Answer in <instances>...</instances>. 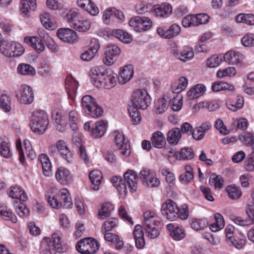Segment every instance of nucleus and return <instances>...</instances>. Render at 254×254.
Masks as SVG:
<instances>
[{
  "label": "nucleus",
  "mask_w": 254,
  "mask_h": 254,
  "mask_svg": "<svg viewBox=\"0 0 254 254\" xmlns=\"http://www.w3.org/2000/svg\"><path fill=\"white\" fill-rule=\"evenodd\" d=\"M151 98L147 92L144 89H137L133 92L128 113L135 124L141 121V116L138 109L145 110L150 104Z\"/></svg>",
  "instance_id": "f257e3e1"
},
{
  "label": "nucleus",
  "mask_w": 254,
  "mask_h": 254,
  "mask_svg": "<svg viewBox=\"0 0 254 254\" xmlns=\"http://www.w3.org/2000/svg\"><path fill=\"white\" fill-rule=\"evenodd\" d=\"M91 81L94 85L98 88L103 87L111 89L116 84V78L115 73L109 72L103 66H95L90 71Z\"/></svg>",
  "instance_id": "f03ea898"
},
{
  "label": "nucleus",
  "mask_w": 254,
  "mask_h": 254,
  "mask_svg": "<svg viewBox=\"0 0 254 254\" xmlns=\"http://www.w3.org/2000/svg\"><path fill=\"white\" fill-rule=\"evenodd\" d=\"M161 211L162 214L170 221H174L178 218L185 220L189 216V211L186 206L185 207L183 206L180 210L176 203L170 199H168L162 204Z\"/></svg>",
  "instance_id": "7ed1b4c3"
},
{
  "label": "nucleus",
  "mask_w": 254,
  "mask_h": 254,
  "mask_svg": "<svg viewBox=\"0 0 254 254\" xmlns=\"http://www.w3.org/2000/svg\"><path fill=\"white\" fill-rule=\"evenodd\" d=\"M63 248L59 234L54 233L52 239L45 237L41 242L40 254H55L62 252Z\"/></svg>",
  "instance_id": "20e7f679"
},
{
  "label": "nucleus",
  "mask_w": 254,
  "mask_h": 254,
  "mask_svg": "<svg viewBox=\"0 0 254 254\" xmlns=\"http://www.w3.org/2000/svg\"><path fill=\"white\" fill-rule=\"evenodd\" d=\"M49 119L47 114L41 110L34 111L32 114L31 128L35 133L43 134L47 128Z\"/></svg>",
  "instance_id": "39448f33"
},
{
  "label": "nucleus",
  "mask_w": 254,
  "mask_h": 254,
  "mask_svg": "<svg viewBox=\"0 0 254 254\" xmlns=\"http://www.w3.org/2000/svg\"><path fill=\"white\" fill-rule=\"evenodd\" d=\"M77 251L82 254H94L99 249V244L94 239L87 238L77 242Z\"/></svg>",
  "instance_id": "423d86ee"
},
{
  "label": "nucleus",
  "mask_w": 254,
  "mask_h": 254,
  "mask_svg": "<svg viewBox=\"0 0 254 254\" xmlns=\"http://www.w3.org/2000/svg\"><path fill=\"white\" fill-rule=\"evenodd\" d=\"M139 177L143 186L147 188H157L160 183L155 172L150 169L141 170Z\"/></svg>",
  "instance_id": "0eeeda50"
},
{
  "label": "nucleus",
  "mask_w": 254,
  "mask_h": 254,
  "mask_svg": "<svg viewBox=\"0 0 254 254\" xmlns=\"http://www.w3.org/2000/svg\"><path fill=\"white\" fill-rule=\"evenodd\" d=\"M113 135L117 149L120 151L122 155L125 157L128 156L130 154V146L128 141H125L123 133L116 131L113 132Z\"/></svg>",
  "instance_id": "6e6552de"
},
{
  "label": "nucleus",
  "mask_w": 254,
  "mask_h": 254,
  "mask_svg": "<svg viewBox=\"0 0 254 254\" xmlns=\"http://www.w3.org/2000/svg\"><path fill=\"white\" fill-rule=\"evenodd\" d=\"M16 96L24 104H30L34 100V95L32 88L27 85H22L17 90Z\"/></svg>",
  "instance_id": "1a4fd4ad"
},
{
  "label": "nucleus",
  "mask_w": 254,
  "mask_h": 254,
  "mask_svg": "<svg viewBox=\"0 0 254 254\" xmlns=\"http://www.w3.org/2000/svg\"><path fill=\"white\" fill-rule=\"evenodd\" d=\"M100 47L98 40L95 38L92 39L89 45L88 50L81 55V59L86 62L92 60L98 52Z\"/></svg>",
  "instance_id": "9d476101"
},
{
  "label": "nucleus",
  "mask_w": 254,
  "mask_h": 254,
  "mask_svg": "<svg viewBox=\"0 0 254 254\" xmlns=\"http://www.w3.org/2000/svg\"><path fill=\"white\" fill-rule=\"evenodd\" d=\"M125 183L131 192L135 191L137 188L138 176L135 172L129 170L124 175Z\"/></svg>",
  "instance_id": "9b49d317"
},
{
  "label": "nucleus",
  "mask_w": 254,
  "mask_h": 254,
  "mask_svg": "<svg viewBox=\"0 0 254 254\" xmlns=\"http://www.w3.org/2000/svg\"><path fill=\"white\" fill-rule=\"evenodd\" d=\"M180 32V26L176 23L172 24L167 30L162 27H159L157 29V32L160 37L168 39L176 37Z\"/></svg>",
  "instance_id": "f8f14e48"
},
{
  "label": "nucleus",
  "mask_w": 254,
  "mask_h": 254,
  "mask_svg": "<svg viewBox=\"0 0 254 254\" xmlns=\"http://www.w3.org/2000/svg\"><path fill=\"white\" fill-rule=\"evenodd\" d=\"M57 35L61 40L67 43H72L76 40V33L69 28H62L58 30Z\"/></svg>",
  "instance_id": "ddd939ff"
},
{
  "label": "nucleus",
  "mask_w": 254,
  "mask_h": 254,
  "mask_svg": "<svg viewBox=\"0 0 254 254\" xmlns=\"http://www.w3.org/2000/svg\"><path fill=\"white\" fill-rule=\"evenodd\" d=\"M76 3L79 7L92 16H96L99 12L98 7L91 0H77Z\"/></svg>",
  "instance_id": "4468645a"
},
{
  "label": "nucleus",
  "mask_w": 254,
  "mask_h": 254,
  "mask_svg": "<svg viewBox=\"0 0 254 254\" xmlns=\"http://www.w3.org/2000/svg\"><path fill=\"white\" fill-rule=\"evenodd\" d=\"M56 148L61 156L68 163L73 160L72 153L67 146L66 143L62 140H58L56 143Z\"/></svg>",
  "instance_id": "2eb2a0df"
},
{
  "label": "nucleus",
  "mask_w": 254,
  "mask_h": 254,
  "mask_svg": "<svg viewBox=\"0 0 254 254\" xmlns=\"http://www.w3.org/2000/svg\"><path fill=\"white\" fill-rule=\"evenodd\" d=\"M56 178L63 185H68L72 181V175L68 170L64 167H60L57 170Z\"/></svg>",
  "instance_id": "dca6fc26"
},
{
  "label": "nucleus",
  "mask_w": 254,
  "mask_h": 254,
  "mask_svg": "<svg viewBox=\"0 0 254 254\" xmlns=\"http://www.w3.org/2000/svg\"><path fill=\"white\" fill-rule=\"evenodd\" d=\"M38 160L42 165L43 174L46 177H50L53 175L52 164L48 156L45 154H41Z\"/></svg>",
  "instance_id": "f3484780"
},
{
  "label": "nucleus",
  "mask_w": 254,
  "mask_h": 254,
  "mask_svg": "<svg viewBox=\"0 0 254 254\" xmlns=\"http://www.w3.org/2000/svg\"><path fill=\"white\" fill-rule=\"evenodd\" d=\"M133 69L131 65H127L120 69L119 81L121 84H125L132 77Z\"/></svg>",
  "instance_id": "a211bd4d"
},
{
  "label": "nucleus",
  "mask_w": 254,
  "mask_h": 254,
  "mask_svg": "<svg viewBox=\"0 0 254 254\" xmlns=\"http://www.w3.org/2000/svg\"><path fill=\"white\" fill-rule=\"evenodd\" d=\"M24 41L38 53L43 52L45 49L43 41L38 37H27L24 38Z\"/></svg>",
  "instance_id": "6ab92c4d"
},
{
  "label": "nucleus",
  "mask_w": 254,
  "mask_h": 254,
  "mask_svg": "<svg viewBox=\"0 0 254 254\" xmlns=\"http://www.w3.org/2000/svg\"><path fill=\"white\" fill-rule=\"evenodd\" d=\"M143 227L161 225L159 218L153 211H147L143 214Z\"/></svg>",
  "instance_id": "aec40b11"
},
{
  "label": "nucleus",
  "mask_w": 254,
  "mask_h": 254,
  "mask_svg": "<svg viewBox=\"0 0 254 254\" xmlns=\"http://www.w3.org/2000/svg\"><path fill=\"white\" fill-rule=\"evenodd\" d=\"M65 87L68 97L73 100L77 88V81L72 77H67L65 79Z\"/></svg>",
  "instance_id": "412c9836"
},
{
  "label": "nucleus",
  "mask_w": 254,
  "mask_h": 254,
  "mask_svg": "<svg viewBox=\"0 0 254 254\" xmlns=\"http://www.w3.org/2000/svg\"><path fill=\"white\" fill-rule=\"evenodd\" d=\"M173 54L179 60L186 62L193 58L194 53L191 48L186 47L182 51L173 50Z\"/></svg>",
  "instance_id": "4be33fe9"
},
{
  "label": "nucleus",
  "mask_w": 254,
  "mask_h": 254,
  "mask_svg": "<svg viewBox=\"0 0 254 254\" xmlns=\"http://www.w3.org/2000/svg\"><path fill=\"white\" fill-rule=\"evenodd\" d=\"M37 6L36 0H22L20 10L24 16H28L29 13L35 10Z\"/></svg>",
  "instance_id": "5701e85b"
},
{
  "label": "nucleus",
  "mask_w": 254,
  "mask_h": 254,
  "mask_svg": "<svg viewBox=\"0 0 254 254\" xmlns=\"http://www.w3.org/2000/svg\"><path fill=\"white\" fill-rule=\"evenodd\" d=\"M224 61L230 64L241 66L242 62L239 55L234 51L227 52L223 56Z\"/></svg>",
  "instance_id": "b1692460"
},
{
  "label": "nucleus",
  "mask_w": 254,
  "mask_h": 254,
  "mask_svg": "<svg viewBox=\"0 0 254 254\" xmlns=\"http://www.w3.org/2000/svg\"><path fill=\"white\" fill-rule=\"evenodd\" d=\"M226 105L229 110L235 112L243 106L244 99L241 96H237L235 98H229L227 100Z\"/></svg>",
  "instance_id": "393cba45"
},
{
  "label": "nucleus",
  "mask_w": 254,
  "mask_h": 254,
  "mask_svg": "<svg viewBox=\"0 0 254 254\" xmlns=\"http://www.w3.org/2000/svg\"><path fill=\"white\" fill-rule=\"evenodd\" d=\"M111 182L120 195L127 193L128 187L121 177L114 176L111 178Z\"/></svg>",
  "instance_id": "a878e982"
},
{
  "label": "nucleus",
  "mask_w": 254,
  "mask_h": 254,
  "mask_svg": "<svg viewBox=\"0 0 254 254\" xmlns=\"http://www.w3.org/2000/svg\"><path fill=\"white\" fill-rule=\"evenodd\" d=\"M172 6L168 3H163L155 6L153 8L155 13L160 17H167L171 14Z\"/></svg>",
  "instance_id": "bb28decb"
},
{
  "label": "nucleus",
  "mask_w": 254,
  "mask_h": 254,
  "mask_svg": "<svg viewBox=\"0 0 254 254\" xmlns=\"http://www.w3.org/2000/svg\"><path fill=\"white\" fill-rule=\"evenodd\" d=\"M107 123L104 121H98L92 128L91 134L95 138L102 136L106 130Z\"/></svg>",
  "instance_id": "cd10ccee"
},
{
  "label": "nucleus",
  "mask_w": 254,
  "mask_h": 254,
  "mask_svg": "<svg viewBox=\"0 0 254 254\" xmlns=\"http://www.w3.org/2000/svg\"><path fill=\"white\" fill-rule=\"evenodd\" d=\"M206 91L205 86L202 84H198L190 89L187 92V96L190 99H196L203 95Z\"/></svg>",
  "instance_id": "c85d7f7f"
},
{
  "label": "nucleus",
  "mask_w": 254,
  "mask_h": 254,
  "mask_svg": "<svg viewBox=\"0 0 254 254\" xmlns=\"http://www.w3.org/2000/svg\"><path fill=\"white\" fill-rule=\"evenodd\" d=\"M114 209V206L110 202H105L102 204L101 207L98 209L97 217L99 219H104L109 216L111 211Z\"/></svg>",
  "instance_id": "c756f323"
},
{
  "label": "nucleus",
  "mask_w": 254,
  "mask_h": 254,
  "mask_svg": "<svg viewBox=\"0 0 254 254\" xmlns=\"http://www.w3.org/2000/svg\"><path fill=\"white\" fill-rule=\"evenodd\" d=\"M89 177L93 185L92 189L95 190H98L102 179L101 172L98 170H94L90 173Z\"/></svg>",
  "instance_id": "7c9ffc66"
},
{
  "label": "nucleus",
  "mask_w": 254,
  "mask_h": 254,
  "mask_svg": "<svg viewBox=\"0 0 254 254\" xmlns=\"http://www.w3.org/2000/svg\"><path fill=\"white\" fill-rule=\"evenodd\" d=\"M151 140L153 146L156 148H162L166 144L164 135L161 132L159 131L153 133Z\"/></svg>",
  "instance_id": "2f4dec72"
},
{
  "label": "nucleus",
  "mask_w": 254,
  "mask_h": 254,
  "mask_svg": "<svg viewBox=\"0 0 254 254\" xmlns=\"http://www.w3.org/2000/svg\"><path fill=\"white\" fill-rule=\"evenodd\" d=\"M10 197L20 201H25L27 200V195L25 192L21 189L19 187L15 186L10 188L9 192Z\"/></svg>",
  "instance_id": "473e14b6"
},
{
  "label": "nucleus",
  "mask_w": 254,
  "mask_h": 254,
  "mask_svg": "<svg viewBox=\"0 0 254 254\" xmlns=\"http://www.w3.org/2000/svg\"><path fill=\"white\" fill-rule=\"evenodd\" d=\"M0 216H1L4 219L11 221L14 223H16L17 221L16 217L5 205H0Z\"/></svg>",
  "instance_id": "72a5a7b5"
},
{
  "label": "nucleus",
  "mask_w": 254,
  "mask_h": 254,
  "mask_svg": "<svg viewBox=\"0 0 254 254\" xmlns=\"http://www.w3.org/2000/svg\"><path fill=\"white\" fill-rule=\"evenodd\" d=\"M211 89L213 92H217L223 90H229L233 91L234 90V87L228 83L225 82L216 81L212 83Z\"/></svg>",
  "instance_id": "f704fd0d"
},
{
  "label": "nucleus",
  "mask_w": 254,
  "mask_h": 254,
  "mask_svg": "<svg viewBox=\"0 0 254 254\" xmlns=\"http://www.w3.org/2000/svg\"><path fill=\"white\" fill-rule=\"evenodd\" d=\"M104 233V239L106 241L116 244V248L118 249H122L124 246V243L120 241L118 235L109 232L103 231Z\"/></svg>",
  "instance_id": "c9c22d12"
},
{
  "label": "nucleus",
  "mask_w": 254,
  "mask_h": 254,
  "mask_svg": "<svg viewBox=\"0 0 254 254\" xmlns=\"http://www.w3.org/2000/svg\"><path fill=\"white\" fill-rule=\"evenodd\" d=\"M185 172L180 175L179 179L181 183L187 184L193 178V169L190 166L187 165L185 167Z\"/></svg>",
  "instance_id": "e433bc0d"
},
{
  "label": "nucleus",
  "mask_w": 254,
  "mask_h": 254,
  "mask_svg": "<svg viewBox=\"0 0 254 254\" xmlns=\"http://www.w3.org/2000/svg\"><path fill=\"white\" fill-rule=\"evenodd\" d=\"M181 137V130L178 127H175L167 133V140L170 143L177 144Z\"/></svg>",
  "instance_id": "4c0bfd02"
},
{
  "label": "nucleus",
  "mask_w": 254,
  "mask_h": 254,
  "mask_svg": "<svg viewBox=\"0 0 254 254\" xmlns=\"http://www.w3.org/2000/svg\"><path fill=\"white\" fill-rule=\"evenodd\" d=\"M91 24L89 20L86 19L78 20L72 24V27L80 32L87 31L90 28Z\"/></svg>",
  "instance_id": "58836bf2"
},
{
  "label": "nucleus",
  "mask_w": 254,
  "mask_h": 254,
  "mask_svg": "<svg viewBox=\"0 0 254 254\" xmlns=\"http://www.w3.org/2000/svg\"><path fill=\"white\" fill-rule=\"evenodd\" d=\"M40 18L42 25L46 29L53 30L57 28L56 23L51 21L50 18V15L48 13L44 12L41 14Z\"/></svg>",
  "instance_id": "ea45409f"
},
{
  "label": "nucleus",
  "mask_w": 254,
  "mask_h": 254,
  "mask_svg": "<svg viewBox=\"0 0 254 254\" xmlns=\"http://www.w3.org/2000/svg\"><path fill=\"white\" fill-rule=\"evenodd\" d=\"M96 103L95 99L90 95L83 96L81 101L82 108L85 113L87 110L94 108Z\"/></svg>",
  "instance_id": "a19ab883"
},
{
  "label": "nucleus",
  "mask_w": 254,
  "mask_h": 254,
  "mask_svg": "<svg viewBox=\"0 0 254 254\" xmlns=\"http://www.w3.org/2000/svg\"><path fill=\"white\" fill-rule=\"evenodd\" d=\"M238 23H243L249 25H254V15L253 14L240 13L236 17Z\"/></svg>",
  "instance_id": "79ce46f5"
},
{
  "label": "nucleus",
  "mask_w": 254,
  "mask_h": 254,
  "mask_svg": "<svg viewBox=\"0 0 254 254\" xmlns=\"http://www.w3.org/2000/svg\"><path fill=\"white\" fill-rule=\"evenodd\" d=\"M225 225L222 215L219 213L215 214V222L210 225V228L213 232H217L222 229Z\"/></svg>",
  "instance_id": "37998d69"
},
{
  "label": "nucleus",
  "mask_w": 254,
  "mask_h": 254,
  "mask_svg": "<svg viewBox=\"0 0 254 254\" xmlns=\"http://www.w3.org/2000/svg\"><path fill=\"white\" fill-rule=\"evenodd\" d=\"M13 205L17 214L21 217L27 216L29 214V210L23 203H19L17 200L13 201Z\"/></svg>",
  "instance_id": "c03bdc74"
},
{
  "label": "nucleus",
  "mask_w": 254,
  "mask_h": 254,
  "mask_svg": "<svg viewBox=\"0 0 254 254\" xmlns=\"http://www.w3.org/2000/svg\"><path fill=\"white\" fill-rule=\"evenodd\" d=\"M188 85V79L184 77H181L178 83L172 86V91L175 93H179L186 89Z\"/></svg>",
  "instance_id": "a18cd8bd"
},
{
  "label": "nucleus",
  "mask_w": 254,
  "mask_h": 254,
  "mask_svg": "<svg viewBox=\"0 0 254 254\" xmlns=\"http://www.w3.org/2000/svg\"><path fill=\"white\" fill-rule=\"evenodd\" d=\"M12 42H9L5 40L0 41V52L7 57H11V48H12Z\"/></svg>",
  "instance_id": "49530a36"
},
{
  "label": "nucleus",
  "mask_w": 254,
  "mask_h": 254,
  "mask_svg": "<svg viewBox=\"0 0 254 254\" xmlns=\"http://www.w3.org/2000/svg\"><path fill=\"white\" fill-rule=\"evenodd\" d=\"M176 157L179 159L190 160L193 158L194 153L191 148H184L180 152L176 153Z\"/></svg>",
  "instance_id": "de8ad7c7"
},
{
  "label": "nucleus",
  "mask_w": 254,
  "mask_h": 254,
  "mask_svg": "<svg viewBox=\"0 0 254 254\" xmlns=\"http://www.w3.org/2000/svg\"><path fill=\"white\" fill-rule=\"evenodd\" d=\"M228 196L232 199H236L241 197L242 191L239 187L230 185L226 188Z\"/></svg>",
  "instance_id": "09e8293b"
},
{
  "label": "nucleus",
  "mask_w": 254,
  "mask_h": 254,
  "mask_svg": "<svg viewBox=\"0 0 254 254\" xmlns=\"http://www.w3.org/2000/svg\"><path fill=\"white\" fill-rule=\"evenodd\" d=\"M160 225H157L155 226H151L144 227L147 236L150 239L157 238L160 234Z\"/></svg>",
  "instance_id": "8fccbe9b"
},
{
  "label": "nucleus",
  "mask_w": 254,
  "mask_h": 254,
  "mask_svg": "<svg viewBox=\"0 0 254 254\" xmlns=\"http://www.w3.org/2000/svg\"><path fill=\"white\" fill-rule=\"evenodd\" d=\"M223 182L222 177L220 175L217 176L215 174L211 175L209 180V184L214 186L216 189H221L223 187Z\"/></svg>",
  "instance_id": "3c124183"
},
{
  "label": "nucleus",
  "mask_w": 254,
  "mask_h": 254,
  "mask_svg": "<svg viewBox=\"0 0 254 254\" xmlns=\"http://www.w3.org/2000/svg\"><path fill=\"white\" fill-rule=\"evenodd\" d=\"M17 70L19 73L24 75H33L35 73V69L28 64H20L17 67Z\"/></svg>",
  "instance_id": "603ef678"
},
{
  "label": "nucleus",
  "mask_w": 254,
  "mask_h": 254,
  "mask_svg": "<svg viewBox=\"0 0 254 254\" xmlns=\"http://www.w3.org/2000/svg\"><path fill=\"white\" fill-rule=\"evenodd\" d=\"M61 199L63 200V206L65 208H70L72 206L71 197L69 196V193L66 189L61 190L60 192Z\"/></svg>",
  "instance_id": "864d4df0"
},
{
  "label": "nucleus",
  "mask_w": 254,
  "mask_h": 254,
  "mask_svg": "<svg viewBox=\"0 0 254 254\" xmlns=\"http://www.w3.org/2000/svg\"><path fill=\"white\" fill-rule=\"evenodd\" d=\"M0 154L3 157L9 158L12 154L10 151V144L8 142L1 141L0 142Z\"/></svg>",
  "instance_id": "5fc2aeb1"
},
{
  "label": "nucleus",
  "mask_w": 254,
  "mask_h": 254,
  "mask_svg": "<svg viewBox=\"0 0 254 254\" xmlns=\"http://www.w3.org/2000/svg\"><path fill=\"white\" fill-rule=\"evenodd\" d=\"M167 101L165 98H161L156 103L155 108L156 113L161 114L164 113L168 109Z\"/></svg>",
  "instance_id": "6e6d98bb"
},
{
  "label": "nucleus",
  "mask_w": 254,
  "mask_h": 254,
  "mask_svg": "<svg viewBox=\"0 0 254 254\" xmlns=\"http://www.w3.org/2000/svg\"><path fill=\"white\" fill-rule=\"evenodd\" d=\"M118 224V220L116 218L108 219L105 221L102 227V231L110 232Z\"/></svg>",
  "instance_id": "4d7b16f0"
},
{
  "label": "nucleus",
  "mask_w": 254,
  "mask_h": 254,
  "mask_svg": "<svg viewBox=\"0 0 254 254\" xmlns=\"http://www.w3.org/2000/svg\"><path fill=\"white\" fill-rule=\"evenodd\" d=\"M0 108L6 112H8L11 110L9 98L5 94L0 96Z\"/></svg>",
  "instance_id": "13d9d810"
},
{
  "label": "nucleus",
  "mask_w": 254,
  "mask_h": 254,
  "mask_svg": "<svg viewBox=\"0 0 254 254\" xmlns=\"http://www.w3.org/2000/svg\"><path fill=\"white\" fill-rule=\"evenodd\" d=\"M240 139L246 145H252V148L254 149V133L250 132H244Z\"/></svg>",
  "instance_id": "bf43d9fd"
},
{
  "label": "nucleus",
  "mask_w": 254,
  "mask_h": 254,
  "mask_svg": "<svg viewBox=\"0 0 254 254\" xmlns=\"http://www.w3.org/2000/svg\"><path fill=\"white\" fill-rule=\"evenodd\" d=\"M103 113L102 108L96 103L94 108H92L91 110H88L86 113L91 117L97 118L100 117Z\"/></svg>",
  "instance_id": "052dcab7"
},
{
  "label": "nucleus",
  "mask_w": 254,
  "mask_h": 254,
  "mask_svg": "<svg viewBox=\"0 0 254 254\" xmlns=\"http://www.w3.org/2000/svg\"><path fill=\"white\" fill-rule=\"evenodd\" d=\"M79 17V13L77 10L70 9L65 15V19L68 22L72 24L76 21L78 20V18Z\"/></svg>",
  "instance_id": "680f3d73"
},
{
  "label": "nucleus",
  "mask_w": 254,
  "mask_h": 254,
  "mask_svg": "<svg viewBox=\"0 0 254 254\" xmlns=\"http://www.w3.org/2000/svg\"><path fill=\"white\" fill-rule=\"evenodd\" d=\"M12 48H11V57H19L21 56L24 52L23 46L19 43L12 42Z\"/></svg>",
  "instance_id": "e2e57ef3"
},
{
  "label": "nucleus",
  "mask_w": 254,
  "mask_h": 254,
  "mask_svg": "<svg viewBox=\"0 0 254 254\" xmlns=\"http://www.w3.org/2000/svg\"><path fill=\"white\" fill-rule=\"evenodd\" d=\"M140 20L139 28H140V32L146 31L151 27L152 23L149 18L146 17H140Z\"/></svg>",
  "instance_id": "0e129e2a"
},
{
  "label": "nucleus",
  "mask_w": 254,
  "mask_h": 254,
  "mask_svg": "<svg viewBox=\"0 0 254 254\" xmlns=\"http://www.w3.org/2000/svg\"><path fill=\"white\" fill-rule=\"evenodd\" d=\"M171 236L175 240L179 241L185 237V234L182 227L176 226L175 230L171 231Z\"/></svg>",
  "instance_id": "69168bd1"
},
{
  "label": "nucleus",
  "mask_w": 254,
  "mask_h": 254,
  "mask_svg": "<svg viewBox=\"0 0 254 254\" xmlns=\"http://www.w3.org/2000/svg\"><path fill=\"white\" fill-rule=\"evenodd\" d=\"M182 23L183 26L186 28L197 26V24L194 21V15H187L182 19Z\"/></svg>",
  "instance_id": "338daca9"
},
{
  "label": "nucleus",
  "mask_w": 254,
  "mask_h": 254,
  "mask_svg": "<svg viewBox=\"0 0 254 254\" xmlns=\"http://www.w3.org/2000/svg\"><path fill=\"white\" fill-rule=\"evenodd\" d=\"M107 55L113 56L117 58L121 53L120 49L115 45H108L106 48V50L105 52Z\"/></svg>",
  "instance_id": "774afa93"
}]
</instances>
